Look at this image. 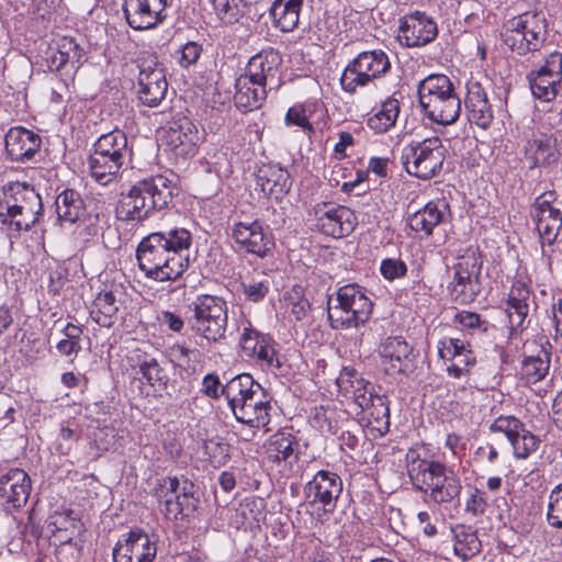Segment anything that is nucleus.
<instances>
[{
  "instance_id": "obj_17",
  "label": "nucleus",
  "mask_w": 562,
  "mask_h": 562,
  "mask_svg": "<svg viewBox=\"0 0 562 562\" xmlns=\"http://www.w3.org/2000/svg\"><path fill=\"white\" fill-rule=\"evenodd\" d=\"M437 35V23L425 12L414 11L400 20L397 38L405 47L425 46L431 43Z\"/></svg>"
},
{
  "instance_id": "obj_61",
  "label": "nucleus",
  "mask_w": 562,
  "mask_h": 562,
  "mask_svg": "<svg viewBox=\"0 0 562 562\" xmlns=\"http://www.w3.org/2000/svg\"><path fill=\"white\" fill-rule=\"evenodd\" d=\"M380 271L386 280L393 281L406 274L407 266L401 259L386 258L381 261Z\"/></svg>"
},
{
  "instance_id": "obj_30",
  "label": "nucleus",
  "mask_w": 562,
  "mask_h": 562,
  "mask_svg": "<svg viewBox=\"0 0 562 562\" xmlns=\"http://www.w3.org/2000/svg\"><path fill=\"white\" fill-rule=\"evenodd\" d=\"M524 154L530 168L550 166L559 159L555 138L546 133H533L526 140Z\"/></svg>"
},
{
  "instance_id": "obj_25",
  "label": "nucleus",
  "mask_w": 562,
  "mask_h": 562,
  "mask_svg": "<svg viewBox=\"0 0 562 562\" xmlns=\"http://www.w3.org/2000/svg\"><path fill=\"white\" fill-rule=\"evenodd\" d=\"M464 105L468 112V119L471 123L483 130L492 125L494 111L488 100L486 89L480 81L473 78L467 82Z\"/></svg>"
},
{
  "instance_id": "obj_57",
  "label": "nucleus",
  "mask_w": 562,
  "mask_h": 562,
  "mask_svg": "<svg viewBox=\"0 0 562 562\" xmlns=\"http://www.w3.org/2000/svg\"><path fill=\"white\" fill-rule=\"evenodd\" d=\"M180 488V481L177 476H167L156 482L153 495L165 506V502L172 498V495Z\"/></svg>"
},
{
  "instance_id": "obj_63",
  "label": "nucleus",
  "mask_w": 562,
  "mask_h": 562,
  "mask_svg": "<svg viewBox=\"0 0 562 562\" xmlns=\"http://www.w3.org/2000/svg\"><path fill=\"white\" fill-rule=\"evenodd\" d=\"M361 430L358 426L355 429H344L338 435L339 448L346 453H351L359 448Z\"/></svg>"
},
{
  "instance_id": "obj_52",
  "label": "nucleus",
  "mask_w": 562,
  "mask_h": 562,
  "mask_svg": "<svg viewBox=\"0 0 562 562\" xmlns=\"http://www.w3.org/2000/svg\"><path fill=\"white\" fill-rule=\"evenodd\" d=\"M74 513L70 509L61 512H54L47 519V527L52 535L69 532V530H76L78 527V520L72 516Z\"/></svg>"
},
{
  "instance_id": "obj_64",
  "label": "nucleus",
  "mask_w": 562,
  "mask_h": 562,
  "mask_svg": "<svg viewBox=\"0 0 562 562\" xmlns=\"http://www.w3.org/2000/svg\"><path fill=\"white\" fill-rule=\"evenodd\" d=\"M469 350L470 349L467 348V345L461 339L457 338H449L440 341V346L438 348L439 356L447 360H453L457 356Z\"/></svg>"
},
{
  "instance_id": "obj_9",
  "label": "nucleus",
  "mask_w": 562,
  "mask_h": 562,
  "mask_svg": "<svg viewBox=\"0 0 562 562\" xmlns=\"http://www.w3.org/2000/svg\"><path fill=\"white\" fill-rule=\"evenodd\" d=\"M391 70V61L382 49L364 50L358 54L344 69L340 85L345 92L355 93Z\"/></svg>"
},
{
  "instance_id": "obj_21",
  "label": "nucleus",
  "mask_w": 562,
  "mask_h": 562,
  "mask_svg": "<svg viewBox=\"0 0 562 562\" xmlns=\"http://www.w3.org/2000/svg\"><path fill=\"white\" fill-rule=\"evenodd\" d=\"M239 345L244 355L255 360L260 367L269 369L281 367L271 337L258 331L250 323L243 328Z\"/></svg>"
},
{
  "instance_id": "obj_6",
  "label": "nucleus",
  "mask_w": 562,
  "mask_h": 562,
  "mask_svg": "<svg viewBox=\"0 0 562 562\" xmlns=\"http://www.w3.org/2000/svg\"><path fill=\"white\" fill-rule=\"evenodd\" d=\"M548 37V21L543 12L526 11L502 25V42L518 56L539 52Z\"/></svg>"
},
{
  "instance_id": "obj_31",
  "label": "nucleus",
  "mask_w": 562,
  "mask_h": 562,
  "mask_svg": "<svg viewBox=\"0 0 562 562\" xmlns=\"http://www.w3.org/2000/svg\"><path fill=\"white\" fill-rule=\"evenodd\" d=\"M5 150L12 160L31 159L41 147V137L22 126H14L5 135Z\"/></svg>"
},
{
  "instance_id": "obj_37",
  "label": "nucleus",
  "mask_w": 562,
  "mask_h": 562,
  "mask_svg": "<svg viewBox=\"0 0 562 562\" xmlns=\"http://www.w3.org/2000/svg\"><path fill=\"white\" fill-rule=\"evenodd\" d=\"M269 89L259 83H252L247 75H241L236 80L235 103L245 111L259 109L266 100Z\"/></svg>"
},
{
  "instance_id": "obj_56",
  "label": "nucleus",
  "mask_w": 562,
  "mask_h": 562,
  "mask_svg": "<svg viewBox=\"0 0 562 562\" xmlns=\"http://www.w3.org/2000/svg\"><path fill=\"white\" fill-rule=\"evenodd\" d=\"M454 322L458 323L462 329L471 333H486L490 327V323L486 319H482L477 313L461 311L454 316Z\"/></svg>"
},
{
  "instance_id": "obj_10",
  "label": "nucleus",
  "mask_w": 562,
  "mask_h": 562,
  "mask_svg": "<svg viewBox=\"0 0 562 562\" xmlns=\"http://www.w3.org/2000/svg\"><path fill=\"white\" fill-rule=\"evenodd\" d=\"M538 307L532 291L531 279L517 274L509 288L505 300V314L508 319L509 338L520 336L529 326V314Z\"/></svg>"
},
{
  "instance_id": "obj_3",
  "label": "nucleus",
  "mask_w": 562,
  "mask_h": 562,
  "mask_svg": "<svg viewBox=\"0 0 562 562\" xmlns=\"http://www.w3.org/2000/svg\"><path fill=\"white\" fill-rule=\"evenodd\" d=\"M172 200L171 181L164 176H156L137 181L123 195L116 210L123 221L143 222L155 211L166 209Z\"/></svg>"
},
{
  "instance_id": "obj_20",
  "label": "nucleus",
  "mask_w": 562,
  "mask_h": 562,
  "mask_svg": "<svg viewBox=\"0 0 562 562\" xmlns=\"http://www.w3.org/2000/svg\"><path fill=\"white\" fill-rule=\"evenodd\" d=\"M231 236L240 251L259 258H265L274 247L272 237L259 221L235 223Z\"/></svg>"
},
{
  "instance_id": "obj_50",
  "label": "nucleus",
  "mask_w": 562,
  "mask_h": 562,
  "mask_svg": "<svg viewBox=\"0 0 562 562\" xmlns=\"http://www.w3.org/2000/svg\"><path fill=\"white\" fill-rule=\"evenodd\" d=\"M336 383L339 389V393L349 400L352 395H355L359 387L367 385V380L363 379L356 369L345 367L340 371Z\"/></svg>"
},
{
  "instance_id": "obj_16",
  "label": "nucleus",
  "mask_w": 562,
  "mask_h": 562,
  "mask_svg": "<svg viewBox=\"0 0 562 562\" xmlns=\"http://www.w3.org/2000/svg\"><path fill=\"white\" fill-rule=\"evenodd\" d=\"M168 5L169 0H124L123 13L133 30H151L165 22Z\"/></svg>"
},
{
  "instance_id": "obj_45",
  "label": "nucleus",
  "mask_w": 562,
  "mask_h": 562,
  "mask_svg": "<svg viewBox=\"0 0 562 562\" xmlns=\"http://www.w3.org/2000/svg\"><path fill=\"white\" fill-rule=\"evenodd\" d=\"M319 102L317 101H305L302 103H296L292 105L284 117V123L286 126H297L304 133L312 134L314 133V126L310 122V119L319 108Z\"/></svg>"
},
{
  "instance_id": "obj_27",
  "label": "nucleus",
  "mask_w": 562,
  "mask_h": 562,
  "mask_svg": "<svg viewBox=\"0 0 562 562\" xmlns=\"http://www.w3.org/2000/svg\"><path fill=\"white\" fill-rule=\"evenodd\" d=\"M317 214V227L327 236L341 238L350 235L355 229L356 216L347 206H329L318 211Z\"/></svg>"
},
{
  "instance_id": "obj_5",
  "label": "nucleus",
  "mask_w": 562,
  "mask_h": 562,
  "mask_svg": "<svg viewBox=\"0 0 562 562\" xmlns=\"http://www.w3.org/2000/svg\"><path fill=\"white\" fill-rule=\"evenodd\" d=\"M373 303L357 283L340 286L327 301V317L333 329L357 328L367 323Z\"/></svg>"
},
{
  "instance_id": "obj_60",
  "label": "nucleus",
  "mask_w": 562,
  "mask_h": 562,
  "mask_svg": "<svg viewBox=\"0 0 562 562\" xmlns=\"http://www.w3.org/2000/svg\"><path fill=\"white\" fill-rule=\"evenodd\" d=\"M285 301L288 302V306L291 310V314L296 321L303 319L311 307L310 302L302 295L301 291L299 290H293L292 293H289L285 296Z\"/></svg>"
},
{
  "instance_id": "obj_1",
  "label": "nucleus",
  "mask_w": 562,
  "mask_h": 562,
  "mask_svg": "<svg viewBox=\"0 0 562 562\" xmlns=\"http://www.w3.org/2000/svg\"><path fill=\"white\" fill-rule=\"evenodd\" d=\"M192 235L183 227L150 233L137 246L138 268L145 277L157 282L175 281L189 267Z\"/></svg>"
},
{
  "instance_id": "obj_39",
  "label": "nucleus",
  "mask_w": 562,
  "mask_h": 562,
  "mask_svg": "<svg viewBox=\"0 0 562 562\" xmlns=\"http://www.w3.org/2000/svg\"><path fill=\"white\" fill-rule=\"evenodd\" d=\"M297 446V440L291 432L278 431L270 436L265 445L266 457L268 461L279 464L293 457Z\"/></svg>"
},
{
  "instance_id": "obj_35",
  "label": "nucleus",
  "mask_w": 562,
  "mask_h": 562,
  "mask_svg": "<svg viewBox=\"0 0 562 562\" xmlns=\"http://www.w3.org/2000/svg\"><path fill=\"white\" fill-rule=\"evenodd\" d=\"M367 407H360L362 419L374 436H383L390 429V407L385 395L373 397Z\"/></svg>"
},
{
  "instance_id": "obj_36",
  "label": "nucleus",
  "mask_w": 562,
  "mask_h": 562,
  "mask_svg": "<svg viewBox=\"0 0 562 562\" xmlns=\"http://www.w3.org/2000/svg\"><path fill=\"white\" fill-rule=\"evenodd\" d=\"M401 112V102L396 93L387 97L369 116L367 125L376 134H384L395 126Z\"/></svg>"
},
{
  "instance_id": "obj_33",
  "label": "nucleus",
  "mask_w": 562,
  "mask_h": 562,
  "mask_svg": "<svg viewBox=\"0 0 562 562\" xmlns=\"http://www.w3.org/2000/svg\"><path fill=\"white\" fill-rule=\"evenodd\" d=\"M10 190L12 195L10 200L4 201V209L12 210V212H22L25 215L42 216V198L33 188L25 183H15Z\"/></svg>"
},
{
  "instance_id": "obj_2",
  "label": "nucleus",
  "mask_w": 562,
  "mask_h": 562,
  "mask_svg": "<svg viewBox=\"0 0 562 562\" xmlns=\"http://www.w3.org/2000/svg\"><path fill=\"white\" fill-rule=\"evenodd\" d=\"M406 469L415 490L423 492L436 504H448L459 499L462 482L459 474L446 464L423 459L417 449H408Z\"/></svg>"
},
{
  "instance_id": "obj_53",
  "label": "nucleus",
  "mask_w": 562,
  "mask_h": 562,
  "mask_svg": "<svg viewBox=\"0 0 562 562\" xmlns=\"http://www.w3.org/2000/svg\"><path fill=\"white\" fill-rule=\"evenodd\" d=\"M75 530H69V532H61L53 535L55 537V541H58L56 549L57 558L60 562H71V560H76L79 557V548L76 542L72 541V535Z\"/></svg>"
},
{
  "instance_id": "obj_15",
  "label": "nucleus",
  "mask_w": 562,
  "mask_h": 562,
  "mask_svg": "<svg viewBox=\"0 0 562 562\" xmlns=\"http://www.w3.org/2000/svg\"><path fill=\"white\" fill-rule=\"evenodd\" d=\"M281 66V54L274 48H267L249 59L245 75L252 80V83H259L276 92L282 85Z\"/></svg>"
},
{
  "instance_id": "obj_32",
  "label": "nucleus",
  "mask_w": 562,
  "mask_h": 562,
  "mask_svg": "<svg viewBox=\"0 0 562 562\" xmlns=\"http://www.w3.org/2000/svg\"><path fill=\"white\" fill-rule=\"evenodd\" d=\"M447 209L448 204L445 201H430L408 216V226L420 237H429L435 227L445 221Z\"/></svg>"
},
{
  "instance_id": "obj_8",
  "label": "nucleus",
  "mask_w": 562,
  "mask_h": 562,
  "mask_svg": "<svg viewBox=\"0 0 562 562\" xmlns=\"http://www.w3.org/2000/svg\"><path fill=\"white\" fill-rule=\"evenodd\" d=\"M447 149L439 137L425 138L405 145L401 162L408 175L429 180L439 175L446 159Z\"/></svg>"
},
{
  "instance_id": "obj_23",
  "label": "nucleus",
  "mask_w": 562,
  "mask_h": 562,
  "mask_svg": "<svg viewBox=\"0 0 562 562\" xmlns=\"http://www.w3.org/2000/svg\"><path fill=\"white\" fill-rule=\"evenodd\" d=\"M380 355L389 374H408L415 368L413 348L403 337H387L380 347Z\"/></svg>"
},
{
  "instance_id": "obj_43",
  "label": "nucleus",
  "mask_w": 562,
  "mask_h": 562,
  "mask_svg": "<svg viewBox=\"0 0 562 562\" xmlns=\"http://www.w3.org/2000/svg\"><path fill=\"white\" fill-rule=\"evenodd\" d=\"M194 508V485L186 479L180 483V488L172 495V498L165 502L162 512L167 518L178 519L184 510Z\"/></svg>"
},
{
  "instance_id": "obj_13",
  "label": "nucleus",
  "mask_w": 562,
  "mask_h": 562,
  "mask_svg": "<svg viewBox=\"0 0 562 562\" xmlns=\"http://www.w3.org/2000/svg\"><path fill=\"white\" fill-rule=\"evenodd\" d=\"M341 492L342 480L336 473L327 470L318 471L304 487L308 503L325 514L334 513Z\"/></svg>"
},
{
  "instance_id": "obj_41",
  "label": "nucleus",
  "mask_w": 562,
  "mask_h": 562,
  "mask_svg": "<svg viewBox=\"0 0 562 562\" xmlns=\"http://www.w3.org/2000/svg\"><path fill=\"white\" fill-rule=\"evenodd\" d=\"M93 150L116 158L122 161L131 156L127 137L121 130H113L101 135L93 145Z\"/></svg>"
},
{
  "instance_id": "obj_44",
  "label": "nucleus",
  "mask_w": 562,
  "mask_h": 562,
  "mask_svg": "<svg viewBox=\"0 0 562 562\" xmlns=\"http://www.w3.org/2000/svg\"><path fill=\"white\" fill-rule=\"evenodd\" d=\"M40 217L35 215H25L22 212H12V210L4 209L3 204L0 205V224L10 237L20 236L21 232L30 231Z\"/></svg>"
},
{
  "instance_id": "obj_18",
  "label": "nucleus",
  "mask_w": 562,
  "mask_h": 562,
  "mask_svg": "<svg viewBox=\"0 0 562 562\" xmlns=\"http://www.w3.org/2000/svg\"><path fill=\"white\" fill-rule=\"evenodd\" d=\"M137 94L140 102L149 108L157 106L164 100L168 82L164 70L154 58L144 59L138 65Z\"/></svg>"
},
{
  "instance_id": "obj_62",
  "label": "nucleus",
  "mask_w": 562,
  "mask_h": 562,
  "mask_svg": "<svg viewBox=\"0 0 562 562\" xmlns=\"http://www.w3.org/2000/svg\"><path fill=\"white\" fill-rule=\"evenodd\" d=\"M205 452L213 464L224 465L229 459V445L210 440L205 443Z\"/></svg>"
},
{
  "instance_id": "obj_11",
  "label": "nucleus",
  "mask_w": 562,
  "mask_h": 562,
  "mask_svg": "<svg viewBox=\"0 0 562 562\" xmlns=\"http://www.w3.org/2000/svg\"><path fill=\"white\" fill-rule=\"evenodd\" d=\"M531 216L540 237L542 256L551 265V254L546 246L555 241L562 227V202L557 199L554 191L544 192L536 199Z\"/></svg>"
},
{
  "instance_id": "obj_58",
  "label": "nucleus",
  "mask_w": 562,
  "mask_h": 562,
  "mask_svg": "<svg viewBox=\"0 0 562 562\" xmlns=\"http://www.w3.org/2000/svg\"><path fill=\"white\" fill-rule=\"evenodd\" d=\"M202 52H203L202 44H200L198 42H193V41L187 42L179 49V54H180V56L178 58L179 65L183 68H188L192 65H195L198 63Z\"/></svg>"
},
{
  "instance_id": "obj_29",
  "label": "nucleus",
  "mask_w": 562,
  "mask_h": 562,
  "mask_svg": "<svg viewBox=\"0 0 562 562\" xmlns=\"http://www.w3.org/2000/svg\"><path fill=\"white\" fill-rule=\"evenodd\" d=\"M122 295L119 288L101 290L90 305L91 319L101 327H112L117 321Z\"/></svg>"
},
{
  "instance_id": "obj_48",
  "label": "nucleus",
  "mask_w": 562,
  "mask_h": 562,
  "mask_svg": "<svg viewBox=\"0 0 562 562\" xmlns=\"http://www.w3.org/2000/svg\"><path fill=\"white\" fill-rule=\"evenodd\" d=\"M302 5L274 1L271 8V15L277 27L282 32H292L299 24Z\"/></svg>"
},
{
  "instance_id": "obj_34",
  "label": "nucleus",
  "mask_w": 562,
  "mask_h": 562,
  "mask_svg": "<svg viewBox=\"0 0 562 562\" xmlns=\"http://www.w3.org/2000/svg\"><path fill=\"white\" fill-rule=\"evenodd\" d=\"M265 390L252 376L248 373L238 374L228 380L223 385V395L225 396L228 407L233 409L238 407L240 402L247 401L250 396Z\"/></svg>"
},
{
  "instance_id": "obj_59",
  "label": "nucleus",
  "mask_w": 562,
  "mask_h": 562,
  "mask_svg": "<svg viewBox=\"0 0 562 562\" xmlns=\"http://www.w3.org/2000/svg\"><path fill=\"white\" fill-rule=\"evenodd\" d=\"M241 285L246 299L250 302L258 303L268 294L270 281L268 279L252 280L249 283H243Z\"/></svg>"
},
{
  "instance_id": "obj_38",
  "label": "nucleus",
  "mask_w": 562,
  "mask_h": 562,
  "mask_svg": "<svg viewBox=\"0 0 562 562\" xmlns=\"http://www.w3.org/2000/svg\"><path fill=\"white\" fill-rule=\"evenodd\" d=\"M124 164L122 160L94 150L88 159L90 175L101 186H110L116 181Z\"/></svg>"
},
{
  "instance_id": "obj_19",
  "label": "nucleus",
  "mask_w": 562,
  "mask_h": 562,
  "mask_svg": "<svg viewBox=\"0 0 562 562\" xmlns=\"http://www.w3.org/2000/svg\"><path fill=\"white\" fill-rule=\"evenodd\" d=\"M492 432H503L510 442L514 456L518 459H526L535 452L540 439L527 430L524 423L515 416H499L490 426Z\"/></svg>"
},
{
  "instance_id": "obj_7",
  "label": "nucleus",
  "mask_w": 562,
  "mask_h": 562,
  "mask_svg": "<svg viewBox=\"0 0 562 562\" xmlns=\"http://www.w3.org/2000/svg\"><path fill=\"white\" fill-rule=\"evenodd\" d=\"M190 329L210 342L225 339L228 327L227 302L217 295L201 294L188 306Z\"/></svg>"
},
{
  "instance_id": "obj_40",
  "label": "nucleus",
  "mask_w": 562,
  "mask_h": 562,
  "mask_svg": "<svg viewBox=\"0 0 562 562\" xmlns=\"http://www.w3.org/2000/svg\"><path fill=\"white\" fill-rule=\"evenodd\" d=\"M58 220L70 224L76 223L85 214V203L79 192L66 189L55 201Z\"/></svg>"
},
{
  "instance_id": "obj_26",
  "label": "nucleus",
  "mask_w": 562,
  "mask_h": 562,
  "mask_svg": "<svg viewBox=\"0 0 562 562\" xmlns=\"http://www.w3.org/2000/svg\"><path fill=\"white\" fill-rule=\"evenodd\" d=\"M256 184L265 195L281 201L290 192L292 179L288 169L280 165L265 164L257 170Z\"/></svg>"
},
{
  "instance_id": "obj_49",
  "label": "nucleus",
  "mask_w": 562,
  "mask_h": 562,
  "mask_svg": "<svg viewBox=\"0 0 562 562\" xmlns=\"http://www.w3.org/2000/svg\"><path fill=\"white\" fill-rule=\"evenodd\" d=\"M482 265L483 260L479 247L469 246L457 257L453 270L462 274L481 277Z\"/></svg>"
},
{
  "instance_id": "obj_42",
  "label": "nucleus",
  "mask_w": 562,
  "mask_h": 562,
  "mask_svg": "<svg viewBox=\"0 0 562 562\" xmlns=\"http://www.w3.org/2000/svg\"><path fill=\"white\" fill-rule=\"evenodd\" d=\"M480 278L454 271L453 280L449 285L452 300L460 304L472 303L481 292Z\"/></svg>"
},
{
  "instance_id": "obj_28",
  "label": "nucleus",
  "mask_w": 562,
  "mask_h": 562,
  "mask_svg": "<svg viewBox=\"0 0 562 562\" xmlns=\"http://www.w3.org/2000/svg\"><path fill=\"white\" fill-rule=\"evenodd\" d=\"M271 409L270 401L266 391H258L249 400L240 402L238 407L232 411L236 420L244 426L261 428L269 424Z\"/></svg>"
},
{
  "instance_id": "obj_4",
  "label": "nucleus",
  "mask_w": 562,
  "mask_h": 562,
  "mask_svg": "<svg viewBox=\"0 0 562 562\" xmlns=\"http://www.w3.org/2000/svg\"><path fill=\"white\" fill-rule=\"evenodd\" d=\"M419 105L430 121L451 125L460 116L461 100L450 78L432 74L419 81L417 87Z\"/></svg>"
},
{
  "instance_id": "obj_22",
  "label": "nucleus",
  "mask_w": 562,
  "mask_h": 562,
  "mask_svg": "<svg viewBox=\"0 0 562 562\" xmlns=\"http://www.w3.org/2000/svg\"><path fill=\"white\" fill-rule=\"evenodd\" d=\"M157 553L155 543L139 528H133L113 549L114 562H151Z\"/></svg>"
},
{
  "instance_id": "obj_47",
  "label": "nucleus",
  "mask_w": 562,
  "mask_h": 562,
  "mask_svg": "<svg viewBox=\"0 0 562 562\" xmlns=\"http://www.w3.org/2000/svg\"><path fill=\"white\" fill-rule=\"evenodd\" d=\"M549 368L550 355L543 346H540L537 355L525 357L521 366V374L529 383H536L546 376Z\"/></svg>"
},
{
  "instance_id": "obj_24",
  "label": "nucleus",
  "mask_w": 562,
  "mask_h": 562,
  "mask_svg": "<svg viewBox=\"0 0 562 562\" xmlns=\"http://www.w3.org/2000/svg\"><path fill=\"white\" fill-rule=\"evenodd\" d=\"M31 490V479L22 469H10L0 476V501L7 509L23 507L27 503Z\"/></svg>"
},
{
  "instance_id": "obj_46",
  "label": "nucleus",
  "mask_w": 562,
  "mask_h": 562,
  "mask_svg": "<svg viewBox=\"0 0 562 562\" xmlns=\"http://www.w3.org/2000/svg\"><path fill=\"white\" fill-rule=\"evenodd\" d=\"M454 533V553L463 561L471 559L481 551V541L475 531L463 525L453 529Z\"/></svg>"
},
{
  "instance_id": "obj_12",
  "label": "nucleus",
  "mask_w": 562,
  "mask_h": 562,
  "mask_svg": "<svg viewBox=\"0 0 562 562\" xmlns=\"http://www.w3.org/2000/svg\"><path fill=\"white\" fill-rule=\"evenodd\" d=\"M527 80L536 99L553 101L562 85V54L554 50L547 55L542 65L527 74Z\"/></svg>"
},
{
  "instance_id": "obj_54",
  "label": "nucleus",
  "mask_w": 562,
  "mask_h": 562,
  "mask_svg": "<svg viewBox=\"0 0 562 562\" xmlns=\"http://www.w3.org/2000/svg\"><path fill=\"white\" fill-rule=\"evenodd\" d=\"M547 521L552 528L562 529V483L550 492Z\"/></svg>"
},
{
  "instance_id": "obj_55",
  "label": "nucleus",
  "mask_w": 562,
  "mask_h": 562,
  "mask_svg": "<svg viewBox=\"0 0 562 562\" xmlns=\"http://www.w3.org/2000/svg\"><path fill=\"white\" fill-rule=\"evenodd\" d=\"M56 50L68 64H71L74 68H78L82 61L83 49L71 37H63L58 42Z\"/></svg>"
},
{
  "instance_id": "obj_51",
  "label": "nucleus",
  "mask_w": 562,
  "mask_h": 562,
  "mask_svg": "<svg viewBox=\"0 0 562 562\" xmlns=\"http://www.w3.org/2000/svg\"><path fill=\"white\" fill-rule=\"evenodd\" d=\"M139 372L150 386H165L167 375L165 370L154 357H145L138 364Z\"/></svg>"
},
{
  "instance_id": "obj_14",
  "label": "nucleus",
  "mask_w": 562,
  "mask_h": 562,
  "mask_svg": "<svg viewBox=\"0 0 562 562\" xmlns=\"http://www.w3.org/2000/svg\"><path fill=\"white\" fill-rule=\"evenodd\" d=\"M200 142L196 125L186 116L173 120L165 134L167 149L183 162L196 155Z\"/></svg>"
}]
</instances>
